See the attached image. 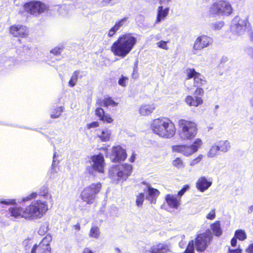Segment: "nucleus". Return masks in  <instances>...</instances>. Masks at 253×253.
<instances>
[{"label": "nucleus", "instance_id": "obj_1", "mask_svg": "<svg viewBox=\"0 0 253 253\" xmlns=\"http://www.w3.org/2000/svg\"><path fill=\"white\" fill-rule=\"evenodd\" d=\"M47 210V205L45 202L37 200L24 209L18 206L9 208L7 211V215L12 220L24 218L31 220L41 218Z\"/></svg>", "mask_w": 253, "mask_h": 253}, {"label": "nucleus", "instance_id": "obj_2", "mask_svg": "<svg viewBox=\"0 0 253 253\" xmlns=\"http://www.w3.org/2000/svg\"><path fill=\"white\" fill-rule=\"evenodd\" d=\"M136 42L137 38L132 34L126 33L119 37L111 49L115 55L124 58L132 50Z\"/></svg>", "mask_w": 253, "mask_h": 253}, {"label": "nucleus", "instance_id": "obj_3", "mask_svg": "<svg viewBox=\"0 0 253 253\" xmlns=\"http://www.w3.org/2000/svg\"><path fill=\"white\" fill-rule=\"evenodd\" d=\"M153 132L161 137L169 138L173 137L176 132L175 126L166 118H158L151 124Z\"/></svg>", "mask_w": 253, "mask_h": 253}, {"label": "nucleus", "instance_id": "obj_4", "mask_svg": "<svg viewBox=\"0 0 253 253\" xmlns=\"http://www.w3.org/2000/svg\"><path fill=\"white\" fill-rule=\"evenodd\" d=\"M180 128V137L184 140H191L197 133L196 124L192 121L181 119L178 121Z\"/></svg>", "mask_w": 253, "mask_h": 253}, {"label": "nucleus", "instance_id": "obj_5", "mask_svg": "<svg viewBox=\"0 0 253 253\" xmlns=\"http://www.w3.org/2000/svg\"><path fill=\"white\" fill-rule=\"evenodd\" d=\"M132 166L129 164H123L112 167L109 170V176L114 181L120 179H126L130 174Z\"/></svg>", "mask_w": 253, "mask_h": 253}, {"label": "nucleus", "instance_id": "obj_6", "mask_svg": "<svg viewBox=\"0 0 253 253\" xmlns=\"http://www.w3.org/2000/svg\"><path fill=\"white\" fill-rule=\"evenodd\" d=\"M210 13L218 16H229L233 12L231 4L225 0L214 2L211 7Z\"/></svg>", "mask_w": 253, "mask_h": 253}, {"label": "nucleus", "instance_id": "obj_7", "mask_svg": "<svg viewBox=\"0 0 253 253\" xmlns=\"http://www.w3.org/2000/svg\"><path fill=\"white\" fill-rule=\"evenodd\" d=\"M101 186V184L100 182H97L86 187L81 194L83 200L88 204L93 203L96 197V195L100 191Z\"/></svg>", "mask_w": 253, "mask_h": 253}, {"label": "nucleus", "instance_id": "obj_8", "mask_svg": "<svg viewBox=\"0 0 253 253\" xmlns=\"http://www.w3.org/2000/svg\"><path fill=\"white\" fill-rule=\"evenodd\" d=\"M23 7L26 12L35 17H38L48 9V6L44 3L35 0L25 3Z\"/></svg>", "mask_w": 253, "mask_h": 253}, {"label": "nucleus", "instance_id": "obj_9", "mask_svg": "<svg viewBox=\"0 0 253 253\" xmlns=\"http://www.w3.org/2000/svg\"><path fill=\"white\" fill-rule=\"evenodd\" d=\"M202 144V140L197 138L191 145H174L172 146V150L174 152L181 153L186 156H189L196 152Z\"/></svg>", "mask_w": 253, "mask_h": 253}, {"label": "nucleus", "instance_id": "obj_10", "mask_svg": "<svg viewBox=\"0 0 253 253\" xmlns=\"http://www.w3.org/2000/svg\"><path fill=\"white\" fill-rule=\"evenodd\" d=\"M248 24H249L248 19L236 17L232 21L231 31L234 35L241 36L245 33Z\"/></svg>", "mask_w": 253, "mask_h": 253}, {"label": "nucleus", "instance_id": "obj_11", "mask_svg": "<svg viewBox=\"0 0 253 253\" xmlns=\"http://www.w3.org/2000/svg\"><path fill=\"white\" fill-rule=\"evenodd\" d=\"M212 42V39L206 35H202L198 37L193 45V48L194 53H196V51L201 50L203 48L209 46Z\"/></svg>", "mask_w": 253, "mask_h": 253}, {"label": "nucleus", "instance_id": "obj_12", "mask_svg": "<svg viewBox=\"0 0 253 253\" xmlns=\"http://www.w3.org/2000/svg\"><path fill=\"white\" fill-rule=\"evenodd\" d=\"M187 79L194 78V85L197 87L204 86L207 82L202 78V76L195 71L194 69H188L186 70Z\"/></svg>", "mask_w": 253, "mask_h": 253}, {"label": "nucleus", "instance_id": "obj_13", "mask_svg": "<svg viewBox=\"0 0 253 253\" xmlns=\"http://www.w3.org/2000/svg\"><path fill=\"white\" fill-rule=\"evenodd\" d=\"M46 239L42 238L38 245L35 244L32 247L31 253H51L50 244L49 242L45 240Z\"/></svg>", "mask_w": 253, "mask_h": 253}, {"label": "nucleus", "instance_id": "obj_14", "mask_svg": "<svg viewBox=\"0 0 253 253\" xmlns=\"http://www.w3.org/2000/svg\"><path fill=\"white\" fill-rule=\"evenodd\" d=\"M92 169L100 173L104 172V159L101 154L92 156L91 157Z\"/></svg>", "mask_w": 253, "mask_h": 253}, {"label": "nucleus", "instance_id": "obj_15", "mask_svg": "<svg viewBox=\"0 0 253 253\" xmlns=\"http://www.w3.org/2000/svg\"><path fill=\"white\" fill-rule=\"evenodd\" d=\"M112 154L111 159L113 162L124 161L126 158V153L125 149L118 145L114 146L112 149Z\"/></svg>", "mask_w": 253, "mask_h": 253}, {"label": "nucleus", "instance_id": "obj_16", "mask_svg": "<svg viewBox=\"0 0 253 253\" xmlns=\"http://www.w3.org/2000/svg\"><path fill=\"white\" fill-rule=\"evenodd\" d=\"M9 31L10 34L14 37L24 38L27 35L26 27L20 24H14L11 26Z\"/></svg>", "mask_w": 253, "mask_h": 253}, {"label": "nucleus", "instance_id": "obj_17", "mask_svg": "<svg viewBox=\"0 0 253 253\" xmlns=\"http://www.w3.org/2000/svg\"><path fill=\"white\" fill-rule=\"evenodd\" d=\"M212 184V181L208 179L205 176L200 177L196 183L197 189L200 192H204L207 190Z\"/></svg>", "mask_w": 253, "mask_h": 253}, {"label": "nucleus", "instance_id": "obj_18", "mask_svg": "<svg viewBox=\"0 0 253 253\" xmlns=\"http://www.w3.org/2000/svg\"><path fill=\"white\" fill-rule=\"evenodd\" d=\"M150 249L152 253H167L170 251L169 244L166 243H156Z\"/></svg>", "mask_w": 253, "mask_h": 253}, {"label": "nucleus", "instance_id": "obj_19", "mask_svg": "<svg viewBox=\"0 0 253 253\" xmlns=\"http://www.w3.org/2000/svg\"><path fill=\"white\" fill-rule=\"evenodd\" d=\"M211 238H195V245L198 252L204 251L210 244Z\"/></svg>", "mask_w": 253, "mask_h": 253}, {"label": "nucleus", "instance_id": "obj_20", "mask_svg": "<svg viewBox=\"0 0 253 253\" xmlns=\"http://www.w3.org/2000/svg\"><path fill=\"white\" fill-rule=\"evenodd\" d=\"M95 115L99 118L100 121L104 123L110 124L113 121V119L108 114H105L103 109L98 107L95 111Z\"/></svg>", "mask_w": 253, "mask_h": 253}, {"label": "nucleus", "instance_id": "obj_21", "mask_svg": "<svg viewBox=\"0 0 253 253\" xmlns=\"http://www.w3.org/2000/svg\"><path fill=\"white\" fill-rule=\"evenodd\" d=\"M185 102L189 106L198 107L203 103L200 96L188 95L185 98Z\"/></svg>", "mask_w": 253, "mask_h": 253}, {"label": "nucleus", "instance_id": "obj_22", "mask_svg": "<svg viewBox=\"0 0 253 253\" xmlns=\"http://www.w3.org/2000/svg\"><path fill=\"white\" fill-rule=\"evenodd\" d=\"M148 195L146 196V199L150 201L151 203H155L156 198L160 194L158 190L152 188L149 185L147 186Z\"/></svg>", "mask_w": 253, "mask_h": 253}, {"label": "nucleus", "instance_id": "obj_23", "mask_svg": "<svg viewBox=\"0 0 253 253\" xmlns=\"http://www.w3.org/2000/svg\"><path fill=\"white\" fill-rule=\"evenodd\" d=\"M111 135V131L108 128L99 129L97 131V135L102 142L109 141Z\"/></svg>", "mask_w": 253, "mask_h": 253}, {"label": "nucleus", "instance_id": "obj_24", "mask_svg": "<svg viewBox=\"0 0 253 253\" xmlns=\"http://www.w3.org/2000/svg\"><path fill=\"white\" fill-rule=\"evenodd\" d=\"M169 12V7L164 8L163 5L159 6L157 9V15L155 24H158L160 23L162 20H164L168 15Z\"/></svg>", "mask_w": 253, "mask_h": 253}, {"label": "nucleus", "instance_id": "obj_25", "mask_svg": "<svg viewBox=\"0 0 253 253\" xmlns=\"http://www.w3.org/2000/svg\"><path fill=\"white\" fill-rule=\"evenodd\" d=\"M166 201L171 208L177 209L180 204V199L172 195L168 194L166 196Z\"/></svg>", "mask_w": 253, "mask_h": 253}, {"label": "nucleus", "instance_id": "obj_26", "mask_svg": "<svg viewBox=\"0 0 253 253\" xmlns=\"http://www.w3.org/2000/svg\"><path fill=\"white\" fill-rule=\"evenodd\" d=\"M118 103L114 101L111 97L105 98L103 100L98 99L96 102V105L103 106L106 107H115Z\"/></svg>", "mask_w": 253, "mask_h": 253}, {"label": "nucleus", "instance_id": "obj_27", "mask_svg": "<svg viewBox=\"0 0 253 253\" xmlns=\"http://www.w3.org/2000/svg\"><path fill=\"white\" fill-rule=\"evenodd\" d=\"M220 152H228L231 149L230 142L228 140H220L215 143Z\"/></svg>", "mask_w": 253, "mask_h": 253}, {"label": "nucleus", "instance_id": "obj_28", "mask_svg": "<svg viewBox=\"0 0 253 253\" xmlns=\"http://www.w3.org/2000/svg\"><path fill=\"white\" fill-rule=\"evenodd\" d=\"M83 72L80 70H76L73 73L71 78L69 81L68 85L73 87L76 84L78 80L81 79L83 76Z\"/></svg>", "mask_w": 253, "mask_h": 253}, {"label": "nucleus", "instance_id": "obj_29", "mask_svg": "<svg viewBox=\"0 0 253 253\" xmlns=\"http://www.w3.org/2000/svg\"><path fill=\"white\" fill-rule=\"evenodd\" d=\"M154 104H144L139 108V113L142 116H147L150 114L155 109Z\"/></svg>", "mask_w": 253, "mask_h": 253}, {"label": "nucleus", "instance_id": "obj_30", "mask_svg": "<svg viewBox=\"0 0 253 253\" xmlns=\"http://www.w3.org/2000/svg\"><path fill=\"white\" fill-rule=\"evenodd\" d=\"M211 228L215 236L218 237L222 234V230L220 227V222L216 221L211 225Z\"/></svg>", "mask_w": 253, "mask_h": 253}, {"label": "nucleus", "instance_id": "obj_31", "mask_svg": "<svg viewBox=\"0 0 253 253\" xmlns=\"http://www.w3.org/2000/svg\"><path fill=\"white\" fill-rule=\"evenodd\" d=\"M219 151L218 148L215 143L212 145L210 148L209 151L207 153V156L208 158H212L218 155V152Z\"/></svg>", "mask_w": 253, "mask_h": 253}, {"label": "nucleus", "instance_id": "obj_32", "mask_svg": "<svg viewBox=\"0 0 253 253\" xmlns=\"http://www.w3.org/2000/svg\"><path fill=\"white\" fill-rule=\"evenodd\" d=\"M128 17H125L115 22L114 27L119 31L122 27L125 26L128 23Z\"/></svg>", "mask_w": 253, "mask_h": 253}, {"label": "nucleus", "instance_id": "obj_33", "mask_svg": "<svg viewBox=\"0 0 253 253\" xmlns=\"http://www.w3.org/2000/svg\"><path fill=\"white\" fill-rule=\"evenodd\" d=\"M56 157V152H55L53 154V161H52L51 168V173H54V174L57 173L59 170V168L57 166L59 161H58V162H56V160L55 159Z\"/></svg>", "mask_w": 253, "mask_h": 253}, {"label": "nucleus", "instance_id": "obj_34", "mask_svg": "<svg viewBox=\"0 0 253 253\" xmlns=\"http://www.w3.org/2000/svg\"><path fill=\"white\" fill-rule=\"evenodd\" d=\"M63 112V109L61 107H56L51 113V117L52 118H58Z\"/></svg>", "mask_w": 253, "mask_h": 253}, {"label": "nucleus", "instance_id": "obj_35", "mask_svg": "<svg viewBox=\"0 0 253 253\" xmlns=\"http://www.w3.org/2000/svg\"><path fill=\"white\" fill-rule=\"evenodd\" d=\"M183 253H195L194 241L191 240Z\"/></svg>", "mask_w": 253, "mask_h": 253}, {"label": "nucleus", "instance_id": "obj_36", "mask_svg": "<svg viewBox=\"0 0 253 253\" xmlns=\"http://www.w3.org/2000/svg\"><path fill=\"white\" fill-rule=\"evenodd\" d=\"M172 165L178 169H182L184 167L183 161L179 158H177L173 160L172 161Z\"/></svg>", "mask_w": 253, "mask_h": 253}, {"label": "nucleus", "instance_id": "obj_37", "mask_svg": "<svg viewBox=\"0 0 253 253\" xmlns=\"http://www.w3.org/2000/svg\"><path fill=\"white\" fill-rule=\"evenodd\" d=\"M99 234V228L97 226H92L90 231V236L91 237H98Z\"/></svg>", "mask_w": 253, "mask_h": 253}, {"label": "nucleus", "instance_id": "obj_38", "mask_svg": "<svg viewBox=\"0 0 253 253\" xmlns=\"http://www.w3.org/2000/svg\"><path fill=\"white\" fill-rule=\"evenodd\" d=\"M144 200V193H140L136 197V204L137 207H139L141 206Z\"/></svg>", "mask_w": 253, "mask_h": 253}, {"label": "nucleus", "instance_id": "obj_39", "mask_svg": "<svg viewBox=\"0 0 253 253\" xmlns=\"http://www.w3.org/2000/svg\"><path fill=\"white\" fill-rule=\"evenodd\" d=\"M224 25V22L223 21H220L212 24V27L214 30H219Z\"/></svg>", "mask_w": 253, "mask_h": 253}, {"label": "nucleus", "instance_id": "obj_40", "mask_svg": "<svg viewBox=\"0 0 253 253\" xmlns=\"http://www.w3.org/2000/svg\"><path fill=\"white\" fill-rule=\"evenodd\" d=\"M48 231L47 226L45 224L42 225L38 230V234L43 236L46 234Z\"/></svg>", "mask_w": 253, "mask_h": 253}, {"label": "nucleus", "instance_id": "obj_41", "mask_svg": "<svg viewBox=\"0 0 253 253\" xmlns=\"http://www.w3.org/2000/svg\"><path fill=\"white\" fill-rule=\"evenodd\" d=\"M168 41H161L156 43L158 47L165 50L168 49V46L167 43Z\"/></svg>", "mask_w": 253, "mask_h": 253}, {"label": "nucleus", "instance_id": "obj_42", "mask_svg": "<svg viewBox=\"0 0 253 253\" xmlns=\"http://www.w3.org/2000/svg\"><path fill=\"white\" fill-rule=\"evenodd\" d=\"M204 156L203 155H199L196 158L192 160L190 162V165L192 167L195 166L197 164L199 163L203 158Z\"/></svg>", "mask_w": 253, "mask_h": 253}, {"label": "nucleus", "instance_id": "obj_43", "mask_svg": "<svg viewBox=\"0 0 253 253\" xmlns=\"http://www.w3.org/2000/svg\"><path fill=\"white\" fill-rule=\"evenodd\" d=\"M233 237H246V234L244 230H237Z\"/></svg>", "mask_w": 253, "mask_h": 253}, {"label": "nucleus", "instance_id": "obj_44", "mask_svg": "<svg viewBox=\"0 0 253 253\" xmlns=\"http://www.w3.org/2000/svg\"><path fill=\"white\" fill-rule=\"evenodd\" d=\"M63 48L56 47L50 51V53L53 54L54 55L58 56L60 54Z\"/></svg>", "mask_w": 253, "mask_h": 253}, {"label": "nucleus", "instance_id": "obj_45", "mask_svg": "<svg viewBox=\"0 0 253 253\" xmlns=\"http://www.w3.org/2000/svg\"><path fill=\"white\" fill-rule=\"evenodd\" d=\"M37 195L38 194L36 192H33V193H31L30 195L23 198L22 199L21 201L24 202L28 201L31 200L32 199H35L37 197Z\"/></svg>", "mask_w": 253, "mask_h": 253}, {"label": "nucleus", "instance_id": "obj_46", "mask_svg": "<svg viewBox=\"0 0 253 253\" xmlns=\"http://www.w3.org/2000/svg\"><path fill=\"white\" fill-rule=\"evenodd\" d=\"M118 30L113 26L108 32L107 36L109 38L113 37L117 33Z\"/></svg>", "mask_w": 253, "mask_h": 253}, {"label": "nucleus", "instance_id": "obj_47", "mask_svg": "<svg viewBox=\"0 0 253 253\" xmlns=\"http://www.w3.org/2000/svg\"><path fill=\"white\" fill-rule=\"evenodd\" d=\"M204 93L203 89L200 87H197L196 90L195 91V96H203Z\"/></svg>", "mask_w": 253, "mask_h": 253}, {"label": "nucleus", "instance_id": "obj_48", "mask_svg": "<svg viewBox=\"0 0 253 253\" xmlns=\"http://www.w3.org/2000/svg\"><path fill=\"white\" fill-rule=\"evenodd\" d=\"M215 217V209L212 210L207 215L206 217L208 219H213Z\"/></svg>", "mask_w": 253, "mask_h": 253}, {"label": "nucleus", "instance_id": "obj_49", "mask_svg": "<svg viewBox=\"0 0 253 253\" xmlns=\"http://www.w3.org/2000/svg\"><path fill=\"white\" fill-rule=\"evenodd\" d=\"M0 204L5 205L14 204L15 203V200H3L0 201Z\"/></svg>", "mask_w": 253, "mask_h": 253}, {"label": "nucleus", "instance_id": "obj_50", "mask_svg": "<svg viewBox=\"0 0 253 253\" xmlns=\"http://www.w3.org/2000/svg\"><path fill=\"white\" fill-rule=\"evenodd\" d=\"M99 126V123L97 122H93L87 125V128L90 129L91 128L97 127Z\"/></svg>", "mask_w": 253, "mask_h": 253}, {"label": "nucleus", "instance_id": "obj_51", "mask_svg": "<svg viewBox=\"0 0 253 253\" xmlns=\"http://www.w3.org/2000/svg\"><path fill=\"white\" fill-rule=\"evenodd\" d=\"M126 80H127V78L123 76L121 78L119 79L118 83L120 85L122 86H125L126 85Z\"/></svg>", "mask_w": 253, "mask_h": 253}, {"label": "nucleus", "instance_id": "obj_52", "mask_svg": "<svg viewBox=\"0 0 253 253\" xmlns=\"http://www.w3.org/2000/svg\"><path fill=\"white\" fill-rule=\"evenodd\" d=\"M227 253H242V250L239 248L236 249H228Z\"/></svg>", "mask_w": 253, "mask_h": 253}, {"label": "nucleus", "instance_id": "obj_53", "mask_svg": "<svg viewBox=\"0 0 253 253\" xmlns=\"http://www.w3.org/2000/svg\"><path fill=\"white\" fill-rule=\"evenodd\" d=\"M245 252L247 253H253V243L250 244L246 249Z\"/></svg>", "mask_w": 253, "mask_h": 253}, {"label": "nucleus", "instance_id": "obj_54", "mask_svg": "<svg viewBox=\"0 0 253 253\" xmlns=\"http://www.w3.org/2000/svg\"><path fill=\"white\" fill-rule=\"evenodd\" d=\"M247 52L248 54L253 57V47H250L247 49Z\"/></svg>", "mask_w": 253, "mask_h": 253}, {"label": "nucleus", "instance_id": "obj_55", "mask_svg": "<svg viewBox=\"0 0 253 253\" xmlns=\"http://www.w3.org/2000/svg\"><path fill=\"white\" fill-rule=\"evenodd\" d=\"M237 238H232L231 241V245L232 247H236L237 245Z\"/></svg>", "mask_w": 253, "mask_h": 253}, {"label": "nucleus", "instance_id": "obj_56", "mask_svg": "<svg viewBox=\"0 0 253 253\" xmlns=\"http://www.w3.org/2000/svg\"><path fill=\"white\" fill-rule=\"evenodd\" d=\"M170 0H159L160 4L167 5Z\"/></svg>", "mask_w": 253, "mask_h": 253}, {"label": "nucleus", "instance_id": "obj_57", "mask_svg": "<svg viewBox=\"0 0 253 253\" xmlns=\"http://www.w3.org/2000/svg\"><path fill=\"white\" fill-rule=\"evenodd\" d=\"M228 61V58L226 56H223L220 59V63L223 64Z\"/></svg>", "mask_w": 253, "mask_h": 253}, {"label": "nucleus", "instance_id": "obj_58", "mask_svg": "<svg viewBox=\"0 0 253 253\" xmlns=\"http://www.w3.org/2000/svg\"><path fill=\"white\" fill-rule=\"evenodd\" d=\"M83 253H93V252L91 250H90L89 248H85L84 250Z\"/></svg>", "mask_w": 253, "mask_h": 253}, {"label": "nucleus", "instance_id": "obj_59", "mask_svg": "<svg viewBox=\"0 0 253 253\" xmlns=\"http://www.w3.org/2000/svg\"><path fill=\"white\" fill-rule=\"evenodd\" d=\"M74 228L76 230L79 231L80 229V223H78L76 225L74 226Z\"/></svg>", "mask_w": 253, "mask_h": 253}, {"label": "nucleus", "instance_id": "obj_60", "mask_svg": "<svg viewBox=\"0 0 253 253\" xmlns=\"http://www.w3.org/2000/svg\"><path fill=\"white\" fill-rule=\"evenodd\" d=\"M42 191H43V193L41 192L40 194L41 195H45L46 193H47V188L46 187H42Z\"/></svg>", "mask_w": 253, "mask_h": 253}, {"label": "nucleus", "instance_id": "obj_61", "mask_svg": "<svg viewBox=\"0 0 253 253\" xmlns=\"http://www.w3.org/2000/svg\"><path fill=\"white\" fill-rule=\"evenodd\" d=\"M184 190H182V189H181L178 193V196L180 198L184 194Z\"/></svg>", "mask_w": 253, "mask_h": 253}, {"label": "nucleus", "instance_id": "obj_62", "mask_svg": "<svg viewBox=\"0 0 253 253\" xmlns=\"http://www.w3.org/2000/svg\"><path fill=\"white\" fill-rule=\"evenodd\" d=\"M135 160L134 155H132L129 159V161L131 163H133Z\"/></svg>", "mask_w": 253, "mask_h": 253}, {"label": "nucleus", "instance_id": "obj_63", "mask_svg": "<svg viewBox=\"0 0 253 253\" xmlns=\"http://www.w3.org/2000/svg\"><path fill=\"white\" fill-rule=\"evenodd\" d=\"M249 37L251 41L253 42V32H251L249 35Z\"/></svg>", "mask_w": 253, "mask_h": 253}, {"label": "nucleus", "instance_id": "obj_64", "mask_svg": "<svg viewBox=\"0 0 253 253\" xmlns=\"http://www.w3.org/2000/svg\"><path fill=\"white\" fill-rule=\"evenodd\" d=\"M253 211V206H251L249 207V210H248V212L249 213L252 212Z\"/></svg>", "mask_w": 253, "mask_h": 253}]
</instances>
